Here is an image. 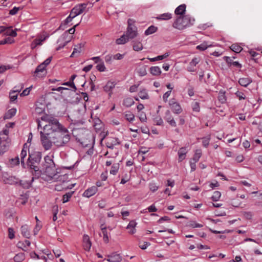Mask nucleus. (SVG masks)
Listing matches in <instances>:
<instances>
[{
	"mask_svg": "<svg viewBox=\"0 0 262 262\" xmlns=\"http://www.w3.org/2000/svg\"><path fill=\"white\" fill-rule=\"evenodd\" d=\"M53 144L58 147L64 146L70 140L68 130L64 127L51 133Z\"/></svg>",
	"mask_w": 262,
	"mask_h": 262,
	"instance_id": "f257e3e1",
	"label": "nucleus"
},
{
	"mask_svg": "<svg viewBox=\"0 0 262 262\" xmlns=\"http://www.w3.org/2000/svg\"><path fill=\"white\" fill-rule=\"evenodd\" d=\"M42 157L41 152L36 151L29 152V157L26 163V168L34 170L36 174L39 175L41 173L39 166Z\"/></svg>",
	"mask_w": 262,
	"mask_h": 262,
	"instance_id": "f03ea898",
	"label": "nucleus"
},
{
	"mask_svg": "<svg viewBox=\"0 0 262 262\" xmlns=\"http://www.w3.org/2000/svg\"><path fill=\"white\" fill-rule=\"evenodd\" d=\"M41 119L48 123L43 127V130L45 132L52 133L56 130L60 129L64 126L59 123L57 119L50 115L42 116Z\"/></svg>",
	"mask_w": 262,
	"mask_h": 262,
	"instance_id": "7ed1b4c3",
	"label": "nucleus"
},
{
	"mask_svg": "<svg viewBox=\"0 0 262 262\" xmlns=\"http://www.w3.org/2000/svg\"><path fill=\"white\" fill-rule=\"evenodd\" d=\"M194 19L189 15L179 16L176 19L172 26L179 30H183L186 27L193 24Z\"/></svg>",
	"mask_w": 262,
	"mask_h": 262,
	"instance_id": "20e7f679",
	"label": "nucleus"
},
{
	"mask_svg": "<svg viewBox=\"0 0 262 262\" xmlns=\"http://www.w3.org/2000/svg\"><path fill=\"white\" fill-rule=\"evenodd\" d=\"M40 141L44 149L46 150L50 149L53 144L51 133L40 132Z\"/></svg>",
	"mask_w": 262,
	"mask_h": 262,
	"instance_id": "39448f33",
	"label": "nucleus"
},
{
	"mask_svg": "<svg viewBox=\"0 0 262 262\" xmlns=\"http://www.w3.org/2000/svg\"><path fill=\"white\" fill-rule=\"evenodd\" d=\"M83 136L79 135L77 137L76 140L84 147H88L91 145L92 137L91 134L88 133V131L80 130Z\"/></svg>",
	"mask_w": 262,
	"mask_h": 262,
	"instance_id": "423d86ee",
	"label": "nucleus"
},
{
	"mask_svg": "<svg viewBox=\"0 0 262 262\" xmlns=\"http://www.w3.org/2000/svg\"><path fill=\"white\" fill-rule=\"evenodd\" d=\"M72 37L73 36L69 35L67 32H64L57 40V42L59 43V46L56 50L58 51L65 47L71 40Z\"/></svg>",
	"mask_w": 262,
	"mask_h": 262,
	"instance_id": "0eeeda50",
	"label": "nucleus"
},
{
	"mask_svg": "<svg viewBox=\"0 0 262 262\" xmlns=\"http://www.w3.org/2000/svg\"><path fill=\"white\" fill-rule=\"evenodd\" d=\"M41 172L42 171L47 176L51 179L55 178V176L57 174V172L55 168V165L47 166V167H42L40 168Z\"/></svg>",
	"mask_w": 262,
	"mask_h": 262,
	"instance_id": "6e6552de",
	"label": "nucleus"
},
{
	"mask_svg": "<svg viewBox=\"0 0 262 262\" xmlns=\"http://www.w3.org/2000/svg\"><path fill=\"white\" fill-rule=\"evenodd\" d=\"M29 146L30 145H28L27 143H25L20 154V163L24 168H26V163H25V158L27 156L28 152L29 153V152H30L29 150Z\"/></svg>",
	"mask_w": 262,
	"mask_h": 262,
	"instance_id": "1a4fd4ad",
	"label": "nucleus"
},
{
	"mask_svg": "<svg viewBox=\"0 0 262 262\" xmlns=\"http://www.w3.org/2000/svg\"><path fill=\"white\" fill-rule=\"evenodd\" d=\"M105 141L106 147L111 149H113L114 146L120 144L118 139L112 137H106Z\"/></svg>",
	"mask_w": 262,
	"mask_h": 262,
	"instance_id": "9d476101",
	"label": "nucleus"
},
{
	"mask_svg": "<svg viewBox=\"0 0 262 262\" xmlns=\"http://www.w3.org/2000/svg\"><path fill=\"white\" fill-rule=\"evenodd\" d=\"M169 104L172 112L176 114H179L182 112L181 106L179 103L176 102L174 99L169 101Z\"/></svg>",
	"mask_w": 262,
	"mask_h": 262,
	"instance_id": "9b49d317",
	"label": "nucleus"
},
{
	"mask_svg": "<svg viewBox=\"0 0 262 262\" xmlns=\"http://www.w3.org/2000/svg\"><path fill=\"white\" fill-rule=\"evenodd\" d=\"M46 67L42 63L37 67L34 72V76L42 77L46 75Z\"/></svg>",
	"mask_w": 262,
	"mask_h": 262,
	"instance_id": "f8f14e48",
	"label": "nucleus"
},
{
	"mask_svg": "<svg viewBox=\"0 0 262 262\" xmlns=\"http://www.w3.org/2000/svg\"><path fill=\"white\" fill-rule=\"evenodd\" d=\"M164 119L172 127H176L177 123L169 110H167L164 117Z\"/></svg>",
	"mask_w": 262,
	"mask_h": 262,
	"instance_id": "ddd939ff",
	"label": "nucleus"
},
{
	"mask_svg": "<svg viewBox=\"0 0 262 262\" xmlns=\"http://www.w3.org/2000/svg\"><path fill=\"white\" fill-rule=\"evenodd\" d=\"M137 28L135 26H133V27H127L126 31V36L130 38L133 39L137 36Z\"/></svg>",
	"mask_w": 262,
	"mask_h": 262,
	"instance_id": "4468645a",
	"label": "nucleus"
},
{
	"mask_svg": "<svg viewBox=\"0 0 262 262\" xmlns=\"http://www.w3.org/2000/svg\"><path fill=\"white\" fill-rule=\"evenodd\" d=\"M87 5L88 4L86 3L78 4L76 5L72 9L75 11V13L78 16V15L83 12Z\"/></svg>",
	"mask_w": 262,
	"mask_h": 262,
	"instance_id": "2eb2a0df",
	"label": "nucleus"
},
{
	"mask_svg": "<svg viewBox=\"0 0 262 262\" xmlns=\"http://www.w3.org/2000/svg\"><path fill=\"white\" fill-rule=\"evenodd\" d=\"M10 142L0 140V155L4 154L8 150Z\"/></svg>",
	"mask_w": 262,
	"mask_h": 262,
	"instance_id": "dca6fc26",
	"label": "nucleus"
},
{
	"mask_svg": "<svg viewBox=\"0 0 262 262\" xmlns=\"http://www.w3.org/2000/svg\"><path fill=\"white\" fill-rule=\"evenodd\" d=\"M97 191L98 189L96 186H92L85 190L83 195L86 198H90L94 195L97 192Z\"/></svg>",
	"mask_w": 262,
	"mask_h": 262,
	"instance_id": "f3484780",
	"label": "nucleus"
},
{
	"mask_svg": "<svg viewBox=\"0 0 262 262\" xmlns=\"http://www.w3.org/2000/svg\"><path fill=\"white\" fill-rule=\"evenodd\" d=\"M108 257L109 258L107 259V260L110 262H120L122 260V257L119 254H117L116 252L108 255Z\"/></svg>",
	"mask_w": 262,
	"mask_h": 262,
	"instance_id": "a211bd4d",
	"label": "nucleus"
},
{
	"mask_svg": "<svg viewBox=\"0 0 262 262\" xmlns=\"http://www.w3.org/2000/svg\"><path fill=\"white\" fill-rule=\"evenodd\" d=\"M200 60L198 58L195 57L192 59L190 62L189 66L187 67V70L189 72H194L195 69L194 67L199 63Z\"/></svg>",
	"mask_w": 262,
	"mask_h": 262,
	"instance_id": "6ab92c4d",
	"label": "nucleus"
},
{
	"mask_svg": "<svg viewBox=\"0 0 262 262\" xmlns=\"http://www.w3.org/2000/svg\"><path fill=\"white\" fill-rule=\"evenodd\" d=\"M224 59L226 61L229 66H233L237 68H241L242 65L237 61H233L232 59V57L228 56H224Z\"/></svg>",
	"mask_w": 262,
	"mask_h": 262,
	"instance_id": "aec40b11",
	"label": "nucleus"
},
{
	"mask_svg": "<svg viewBox=\"0 0 262 262\" xmlns=\"http://www.w3.org/2000/svg\"><path fill=\"white\" fill-rule=\"evenodd\" d=\"M9 129L8 128H4L3 130L0 132V140L11 142L10 138L8 137Z\"/></svg>",
	"mask_w": 262,
	"mask_h": 262,
	"instance_id": "412c9836",
	"label": "nucleus"
},
{
	"mask_svg": "<svg viewBox=\"0 0 262 262\" xmlns=\"http://www.w3.org/2000/svg\"><path fill=\"white\" fill-rule=\"evenodd\" d=\"M83 246L85 250H89L91 247V242L89 236L84 234L83 237Z\"/></svg>",
	"mask_w": 262,
	"mask_h": 262,
	"instance_id": "4be33fe9",
	"label": "nucleus"
},
{
	"mask_svg": "<svg viewBox=\"0 0 262 262\" xmlns=\"http://www.w3.org/2000/svg\"><path fill=\"white\" fill-rule=\"evenodd\" d=\"M252 82V80L251 78H241L238 80L239 84L244 87H247L249 84Z\"/></svg>",
	"mask_w": 262,
	"mask_h": 262,
	"instance_id": "5701e85b",
	"label": "nucleus"
},
{
	"mask_svg": "<svg viewBox=\"0 0 262 262\" xmlns=\"http://www.w3.org/2000/svg\"><path fill=\"white\" fill-rule=\"evenodd\" d=\"M12 27L10 26L8 27H6V30L4 31V35L10 36L11 37H15L17 36L16 31L17 29L12 30Z\"/></svg>",
	"mask_w": 262,
	"mask_h": 262,
	"instance_id": "b1692460",
	"label": "nucleus"
},
{
	"mask_svg": "<svg viewBox=\"0 0 262 262\" xmlns=\"http://www.w3.org/2000/svg\"><path fill=\"white\" fill-rule=\"evenodd\" d=\"M186 5L185 4H182L178 6L175 10L174 13L176 15H179L182 16L185 13L186 11Z\"/></svg>",
	"mask_w": 262,
	"mask_h": 262,
	"instance_id": "393cba45",
	"label": "nucleus"
},
{
	"mask_svg": "<svg viewBox=\"0 0 262 262\" xmlns=\"http://www.w3.org/2000/svg\"><path fill=\"white\" fill-rule=\"evenodd\" d=\"M21 234L26 238H29L30 236V230L27 225H24L21 227Z\"/></svg>",
	"mask_w": 262,
	"mask_h": 262,
	"instance_id": "a878e982",
	"label": "nucleus"
},
{
	"mask_svg": "<svg viewBox=\"0 0 262 262\" xmlns=\"http://www.w3.org/2000/svg\"><path fill=\"white\" fill-rule=\"evenodd\" d=\"M187 150L186 148L182 147L178 151L179 159L178 161L179 162H182L184 159H185L186 154Z\"/></svg>",
	"mask_w": 262,
	"mask_h": 262,
	"instance_id": "bb28decb",
	"label": "nucleus"
},
{
	"mask_svg": "<svg viewBox=\"0 0 262 262\" xmlns=\"http://www.w3.org/2000/svg\"><path fill=\"white\" fill-rule=\"evenodd\" d=\"M23 88V86H21V88L20 90L19 89H16L14 91H12L10 92L9 93V97L10 99V101L11 102H13L15 100L17 99L18 93H19L20 91V90Z\"/></svg>",
	"mask_w": 262,
	"mask_h": 262,
	"instance_id": "cd10ccee",
	"label": "nucleus"
},
{
	"mask_svg": "<svg viewBox=\"0 0 262 262\" xmlns=\"http://www.w3.org/2000/svg\"><path fill=\"white\" fill-rule=\"evenodd\" d=\"M31 243L28 240H25L24 242H19L17 244V246L19 248L22 249L24 251H27V249L26 248L27 247H29L30 246Z\"/></svg>",
	"mask_w": 262,
	"mask_h": 262,
	"instance_id": "c85d7f7f",
	"label": "nucleus"
},
{
	"mask_svg": "<svg viewBox=\"0 0 262 262\" xmlns=\"http://www.w3.org/2000/svg\"><path fill=\"white\" fill-rule=\"evenodd\" d=\"M45 163L43 164L42 167H47V166L53 165L55 164L52 157L47 155L45 157Z\"/></svg>",
	"mask_w": 262,
	"mask_h": 262,
	"instance_id": "c756f323",
	"label": "nucleus"
},
{
	"mask_svg": "<svg viewBox=\"0 0 262 262\" xmlns=\"http://www.w3.org/2000/svg\"><path fill=\"white\" fill-rule=\"evenodd\" d=\"M136 225H137L136 222L134 220H132L129 222L128 225L127 226V229H129V230L130 229L129 231V233L130 234H133L135 233L136 229L135 228Z\"/></svg>",
	"mask_w": 262,
	"mask_h": 262,
	"instance_id": "7c9ffc66",
	"label": "nucleus"
},
{
	"mask_svg": "<svg viewBox=\"0 0 262 262\" xmlns=\"http://www.w3.org/2000/svg\"><path fill=\"white\" fill-rule=\"evenodd\" d=\"M150 73L154 76H159L161 74V70L159 67L154 66L150 68Z\"/></svg>",
	"mask_w": 262,
	"mask_h": 262,
	"instance_id": "2f4dec72",
	"label": "nucleus"
},
{
	"mask_svg": "<svg viewBox=\"0 0 262 262\" xmlns=\"http://www.w3.org/2000/svg\"><path fill=\"white\" fill-rule=\"evenodd\" d=\"M18 179L16 178L15 177L10 176L9 178L7 179L6 183L10 185H15L18 183Z\"/></svg>",
	"mask_w": 262,
	"mask_h": 262,
	"instance_id": "473e14b6",
	"label": "nucleus"
},
{
	"mask_svg": "<svg viewBox=\"0 0 262 262\" xmlns=\"http://www.w3.org/2000/svg\"><path fill=\"white\" fill-rule=\"evenodd\" d=\"M169 55V53H165V54H164L163 55H159L156 57H154V58H148V59L151 61V62H154V61H158V60H163L164 59V58L168 57Z\"/></svg>",
	"mask_w": 262,
	"mask_h": 262,
	"instance_id": "72a5a7b5",
	"label": "nucleus"
},
{
	"mask_svg": "<svg viewBox=\"0 0 262 262\" xmlns=\"http://www.w3.org/2000/svg\"><path fill=\"white\" fill-rule=\"evenodd\" d=\"M172 17V15L169 13H165L157 16L156 18L158 20H168Z\"/></svg>",
	"mask_w": 262,
	"mask_h": 262,
	"instance_id": "f704fd0d",
	"label": "nucleus"
},
{
	"mask_svg": "<svg viewBox=\"0 0 262 262\" xmlns=\"http://www.w3.org/2000/svg\"><path fill=\"white\" fill-rule=\"evenodd\" d=\"M158 28L157 27H155V26L152 25L148 27V29L145 30L144 34L146 35H149L156 32Z\"/></svg>",
	"mask_w": 262,
	"mask_h": 262,
	"instance_id": "c9c22d12",
	"label": "nucleus"
},
{
	"mask_svg": "<svg viewBox=\"0 0 262 262\" xmlns=\"http://www.w3.org/2000/svg\"><path fill=\"white\" fill-rule=\"evenodd\" d=\"M16 113V109L14 108H12L10 109L7 113L6 114L5 116V119H10L15 115Z\"/></svg>",
	"mask_w": 262,
	"mask_h": 262,
	"instance_id": "e433bc0d",
	"label": "nucleus"
},
{
	"mask_svg": "<svg viewBox=\"0 0 262 262\" xmlns=\"http://www.w3.org/2000/svg\"><path fill=\"white\" fill-rule=\"evenodd\" d=\"M129 38H128L125 35H123L119 38H118L116 40V43L118 45H122L126 43L128 40Z\"/></svg>",
	"mask_w": 262,
	"mask_h": 262,
	"instance_id": "4c0bfd02",
	"label": "nucleus"
},
{
	"mask_svg": "<svg viewBox=\"0 0 262 262\" xmlns=\"http://www.w3.org/2000/svg\"><path fill=\"white\" fill-rule=\"evenodd\" d=\"M116 83L114 82L108 81L104 87V90L106 92H110L114 88Z\"/></svg>",
	"mask_w": 262,
	"mask_h": 262,
	"instance_id": "58836bf2",
	"label": "nucleus"
},
{
	"mask_svg": "<svg viewBox=\"0 0 262 262\" xmlns=\"http://www.w3.org/2000/svg\"><path fill=\"white\" fill-rule=\"evenodd\" d=\"M25 259V254L23 253H19L17 254L14 257V260L15 262H21Z\"/></svg>",
	"mask_w": 262,
	"mask_h": 262,
	"instance_id": "ea45409f",
	"label": "nucleus"
},
{
	"mask_svg": "<svg viewBox=\"0 0 262 262\" xmlns=\"http://www.w3.org/2000/svg\"><path fill=\"white\" fill-rule=\"evenodd\" d=\"M19 159L18 156L9 160V164L12 167L19 165Z\"/></svg>",
	"mask_w": 262,
	"mask_h": 262,
	"instance_id": "a19ab883",
	"label": "nucleus"
},
{
	"mask_svg": "<svg viewBox=\"0 0 262 262\" xmlns=\"http://www.w3.org/2000/svg\"><path fill=\"white\" fill-rule=\"evenodd\" d=\"M76 47V48H74L73 52L70 56L71 57H74L76 53H80L81 51V48L83 47V45L82 43H79Z\"/></svg>",
	"mask_w": 262,
	"mask_h": 262,
	"instance_id": "79ce46f5",
	"label": "nucleus"
},
{
	"mask_svg": "<svg viewBox=\"0 0 262 262\" xmlns=\"http://www.w3.org/2000/svg\"><path fill=\"white\" fill-rule=\"evenodd\" d=\"M218 99L222 103H224L226 101V97L225 95V92L220 91L218 95Z\"/></svg>",
	"mask_w": 262,
	"mask_h": 262,
	"instance_id": "37998d69",
	"label": "nucleus"
},
{
	"mask_svg": "<svg viewBox=\"0 0 262 262\" xmlns=\"http://www.w3.org/2000/svg\"><path fill=\"white\" fill-rule=\"evenodd\" d=\"M202 156V150L200 149H196L192 159L193 161L198 162Z\"/></svg>",
	"mask_w": 262,
	"mask_h": 262,
	"instance_id": "c03bdc74",
	"label": "nucleus"
},
{
	"mask_svg": "<svg viewBox=\"0 0 262 262\" xmlns=\"http://www.w3.org/2000/svg\"><path fill=\"white\" fill-rule=\"evenodd\" d=\"M134 103L135 102L132 98H126L124 100L123 104L124 106L129 107L133 105Z\"/></svg>",
	"mask_w": 262,
	"mask_h": 262,
	"instance_id": "a18cd8bd",
	"label": "nucleus"
},
{
	"mask_svg": "<svg viewBox=\"0 0 262 262\" xmlns=\"http://www.w3.org/2000/svg\"><path fill=\"white\" fill-rule=\"evenodd\" d=\"M134 50L139 51L143 49L142 44L140 41H135L133 46Z\"/></svg>",
	"mask_w": 262,
	"mask_h": 262,
	"instance_id": "49530a36",
	"label": "nucleus"
},
{
	"mask_svg": "<svg viewBox=\"0 0 262 262\" xmlns=\"http://www.w3.org/2000/svg\"><path fill=\"white\" fill-rule=\"evenodd\" d=\"M230 49L233 52L238 53L241 52L243 48L237 44H233L231 47Z\"/></svg>",
	"mask_w": 262,
	"mask_h": 262,
	"instance_id": "de8ad7c7",
	"label": "nucleus"
},
{
	"mask_svg": "<svg viewBox=\"0 0 262 262\" xmlns=\"http://www.w3.org/2000/svg\"><path fill=\"white\" fill-rule=\"evenodd\" d=\"M139 96L142 99H147L149 98L148 95L145 90H142L139 93Z\"/></svg>",
	"mask_w": 262,
	"mask_h": 262,
	"instance_id": "09e8293b",
	"label": "nucleus"
},
{
	"mask_svg": "<svg viewBox=\"0 0 262 262\" xmlns=\"http://www.w3.org/2000/svg\"><path fill=\"white\" fill-rule=\"evenodd\" d=\"M73 18H71V16H68L64 21L63 23H62L59 27L56 30L57 31L59 29H62L63 30L64 28H62V27L67 25H68L69 23H70L72 20Z\"/></svg>",
	"mask_w": 262,
	"mask_h": 262,
	"instance_id": "8fccbe9b",
	"label": "nucleus"
},
{
	"mask_svg": "<svg viewBox=\"0 0 262 262\" xmlns=\"http://www.w3.org/2000/svg\"><path fill=\"white\" fill-rule=\"evenodd\" d=\"M45 39L44 38L43 39H35L33 42L31 44V47L32 48H35L36 46L38 45H40L42 43V42Z\"/></svg>",
	"mask_w": 262,
	"mask_h": 262,
	"instance_id": "3c124183",
	"label": "nucleus"
},
{
	"mask_svg": "<svg viewBox=\"0 0 262 262\" xmlns=\"http://www.w3.org/2000/svg\"><path fill=\"white\" fill-rule=\"evenodd\" d=\"M18 183H19V185L24 188L28 189L31 186V183L28 181L19 180Z\"/></svg>",
	"mask_w": 262,
	"mask_h": 262,
	"instance_id": "603ef678",
	"label": "nucleus"
},
{
	"mask_svg": "<svg viewBox=\"0 0 262 262\" xmlns=\"http://www.w3.org/2000/svg\"><path fill=\"white\" fill-rule=\"evenodd\" d=\"M125 117L129 122H132L134 120L135 116L131 112H127L125 114Z\"/></svg>",
	"mask_w": 262,
	"mask_h": 262,
	"instance_id": "864d4df0",
	"label": "nucleus"
},
{
	"mask_svg": "<svg viewBox=\"0 0 262 262\" xmlns=\"http://www.w3.org/2000/svg\"><path fill=\"white\" fill-rule=\"evenodd\" d=\"M221 195V192L220 191H216L211 196V199L213 201H217L220 199Z\"/></svg>",
	"mask_w": 262,
	"mask_h": 262,
	"instance_id": "5fc2aeb1",
	"label": "nucleus"
},
{
	"mask_svg": "<svg viewBox=\"0 0 262 262\" xmlns=\"http://www.w3.org/2000/svg\"><path fill=\"white\" fill-rule=\"evenodd\" d=\"M14 39L10 38V37H7L5 39H4V40H2L1 41H0V45H5V44H6V43H12L14 42Z\"/></svg>",
	"mask_w": 262,
	"mask_h": 262,
	"instance_id": "6e6d98bb",
	"label": "nucleus"
},
{
	"mask_svg": "<svg viewBox=\"0 0 262 262\" xmlns=\"http://www.w3.org/2000/svg\"><path fill=\"white\" fill-rule=\"evenodd\" d=\"M52 211H53V221L55 222L57 219V214L58 212V206H53Z\"/></svg>",
	"mask_w": 262,
	"mask_h": 262,
	"instance_id": "4d7b16f0",
	"label": "nucleus"
},
{
	"mask_svg": "<svg viewBox=\"0 0 262 262\" xmlns=\"http://www.w3.org/2000/svg\"><path fill=\"white\" fill-rule=\"evenodd\" d=\"M72 193L68 192L63 195L62 202L63 203L69 201V199L72 197Z\"/></svg>",
	"mask_w": 262,
	"mask_h": 262,
	"instance_id": "13d9d810",
	"label": "nucleus"
},
{
	"mask_svg": "<svg viewBox=\"0 0 262 262\" xmlns=\"http://www.w3.org/2000/svg\"><path fill=\"white\" fill-rule=\"evenodd\" d=\"M102 233L103 234V241L105 243H107L109 242V238L108 236L107 232L106 231V229H102Z\"/></svg>",
	"mask_w": 262,
	"mask_h": 262,
	"instance_id": "bf43d9fd",
	"label": "nucleus"
},
{
	"mask_svg": "<svg viewBox=\"0 0 262 262\" xmlns=\"http://www.w3.org/2000/svg\"><path fill=\"white\" fill-rule=\"evenodd\" d=\"M188 226L192 228H201L203 226L202 224L196 223L194 221H190Z\"/></svg>",
	"mask_w": 262,
	"mask_h": 262,
	"instance_id": "052dcab7",
	"label": "nucleus"
},
{
	"mask_svg": "<svg viewBox=\"0 0 262 262\" xmlns=\"http://www.w3.org/2000/svg\"><path fill=\"white\" fill-rule=\"evenodd\" d=\"M96 69L98 71L100 72H103L105 71L106 68L104 64L103 61L100 62V63L96 66Z\"/></svg>",
	"mask_w": 262,
	"mask_h": 262,
	"instance_id": "680f3d73",
	"label": "nucleus"
},
{
	"mask_svg": "<svg viewBox=\"0 0 262 262\" xmlns=\"http://www.w3.org/2000/svg\"><path fill=\"white\" fill-rule=\"evenodd\" d=\"M154 122L157 125H163V121L160 116H157L154 118Z\"/></svg>",
	"mask_w": 262,
	"mask_h": 262,
	"instance_id": "e2e57ef3",
	"label": "nucleus"
},
{
	"mask_svg": "<svg viewBox=\"0 0 262 262\" xmlns=\"http://www.w3.org/2000/svg\"><path fill=\"white\" fill-rule=\"evenodd\" d=\"M62 85L70 86L71 88H72L74 89V92H75L77 90V88H76L74 82L70 81V80L68 82L63 83L62 84Z\"/></svg>",
	"mask_w": 262,
	"mask_h": 262,
	"instance_id": "0e129e2a",
	"label": "nucleus"
},
{
	"mask_svg": "<svg viewBox=\"0 0 262 262\" xmlns=\"http://www.w3.org/2000/svg\"><path fill=\"white\" fill-rule=\"evenodd\" d=\"M210 45H207L205 43H202L196 47V49L201 50V51H204L206 49H207L208 47H210Z\"/></svg>",
	"mask_w": 262,
	"mask_h": 262,
	"instance_id": "69168bd1",
	"label": "nucleus"
},
{
	"mask_svg": "<svg viewBox=\"0 0 262 262\" xmlns=\"http://www.w3.org/2000/svg\"><path fill=\"white\" fill-rule=\"evenodd\" d=\"M139 118L140 120L142 122H144L146 121L147 118H146V114L144 112H141L139 114Z\"/></svg>",
	"mask_w": 262,
	"mask_h": 262,
	"instance_id": "338daca9",
	"label": "nucleus"
},
{
	"mask_svg": "<svg viewBox=\"0 0 262 262\" xmlns=\"http://www.w3.org/2000/svg\"><path fill=\"white\" fill-rule=\"evenodd\" d=\"M119 167L118 165H114L112 166V168L110 170V173L113 175H115L118 171Z\"/></svg>",
	"mask_w": 262,
	"mask_h": 262,
	"instance_id": "774afa93",
	"label": "nucleus"
}]
</instances>
